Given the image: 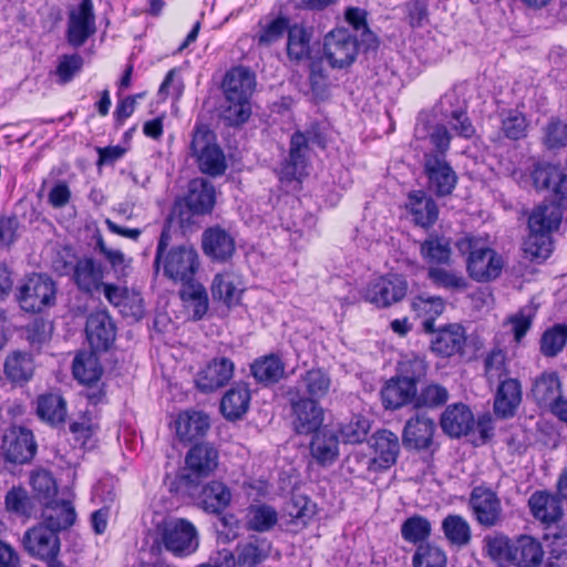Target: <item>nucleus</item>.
Returning <instances> with one entry per match:
<instances>
[{
  "instance_id": "nucleus-49",
  "label": "nucleus",
  "mask_w": 567,
  "mask_h": 567,
  "mask_svg": "<svg viewBox=\"0 0 567 567\" xmlns=\"http://www.w3.org/2000/svg\"><path fill=\"white\" fill-rule=\"evenodd\" d=\"M210 289L213 298L223 301L227 307L237 305L243 291L238 278L231 272L217 274Z\"/></svg>"
},
{
  "instance_id": "nucleus-51",
  "label": "nucleus",
  "mask_w": 567,
  "mask_h": 567,
  "mask_svg": "<svg viewBox=\"0 0 567 567\" xmlns=\"http://www.w3.org/2000/svg\"><path fill=\"white\" fill-rule=\"evenodd\" d=\"M285 513L290 517V523L305 527L317 513V505L306 495H293L285 505Z\"/></svg>"
},
{
  "instance_id": "nucleus-59",
  "label": "nucleus",
  "mask_w": 567,
  "mask_h": 567,
  "mask_svg": "<svg viewBox=\"0 0 567 567\" xmlns=\"http://www.w3.org/2000/svg\"><path fill=\"white\" fill-rule=\"evenodd\" d=\"M443 549L430 543L420 544L412 557L413 567H446Z\"/></svg>"
},
{
  "instance_id": "nucleus-11",
  "label": "nucleus",
  "mask_w": 567,
  "mask_h": 567,
  "mask_svg": "<svg viewBox=\"0 0 567 567\" xmlns=\"http://www.w3.org/2000/svg\"><path fill=\"white\" fill-rule=\"evenodd\" d=\"M272 550V543L260 536H250L245 542H239L235 550L223 549L225 567H257L265 563Z\"/></svg>"
},
{
  "instance_id": "nucleus-42",
  "label": "nucleus",
  "mask_w": 567,
  "mask_h": 567,
  "mask_svg": "<svg viewBox=\"0 0 567 567\" xmlns=\"http://www.w3.org/2000/svg\"><path fill=\"white\" fill-rule=\"evenodd\" d=\"M252 377L264 384H274L285 374V364L277 354H267L256 359L250 364Z\"/></svg>"
},
{
  "instance_id": "nucleus-41",
  "label": "nucleus",
  "mask_w": 567,
  "mask_h": 567,
  "mask_svg": "<svg viewBox=\"0 0 567 567\" xmlns=\"http://www.w3.org/2000/svg\"><path fill=\"white\" fill-rule=\"evenodd\" d=\"M277 523L278 513L268 504L250 505L246 511L244 525L248 532L267 533Z\"/></svg>"
},
{
  "instance_id": "nucleus-61",
  "label": "nucleus",
  "mask_w": 567,
  "mask_h": 567,
  "mask_svg": "<svg viewBox=\"0 0 567 567\" xmlns=\"http://www.w3.org/2000/svg\"><path fill=\"white\" fill-rule=\"evenodd\" d=\"M502 116V132L505 137L518 141L526 136L527 121L523 113L509 110L501 113Z\"/></svg>"
},
{
  "instance_id": "nucleus-35",
  "label": "nucleus",
  "mask_w": 567,
  "mask_h": 567,
  "mask_svg": "<svg viewBox=\"0 0 567 567\" xmlns=\"http://www.w3.org/2000/svg\"><path fill=\"white\" fill-rule=\"evenodd\" d=\"M250 404V391L247 384L236 383L221 398L220 412L228 421L241 419Z\"/></svg>"
},
{
  "instance_id": "nucleus-6",
  "label": "nucleus",
  "mask_w": 567,
  "mask_h": 567,
  "mask_svg": "<svg viewBox=\"0 0 567 567\" xmlns=\"http://www.w3.org/2000/svg\"><path fill=\"white\" fill-rule=\"evenodd\" d=\"M359 50L357 35L346 28H334L323 37L322 59L331 69L350 68L355 62Z\"/></svg>"
},
{
  "instance_id": "nucleus-33",
  "label": "nucleus",
  "mask_w": 567,
  "mask_h": 567,
  "mask_svg": "<svg viewBox=\"0 0 567 567\" xmlns=\"http://www.w3.org/2000/svg\"><path fill=\"white\" fill-rule=\"evenodd\" d=\"M313 30L303 23L290 24L287 32L286 52L289 61L300 63L311 59Z\"/></svg>"
},
{
  "instance_id": "nucleus-14",
  "label": "nucleus",
  "mask_w": 567,
  "mask_h": 567,
  "mask_svg": "<svg viewBox=\"0 0 567 567\" xmlns=\"http://www.w3.org/2000/svg\"><path fill=\"white\" fill-rule=\"evenodd\" d=\"M22 546L31 557L51 563L60 554L61 540L54 529L38 523L24 532Z\"/></svg>"
},
{
  "instance_id": "nucleus-30",
  "label": "nucleus",
  "mask_w": 567,
  "mask_h": 567,
  "mask_svg": "<svg viewBox=\"0 0 567 567\" xmlns=\"http://www.w3.org/2000/svg\"><path fill=\"white\" fill-rule=\"evenodd\" d=\"M522 402V386L517 379L502 380L494 398V413L501 419L514 416Z\"/></svg>"
},
{
  "instance_id": "nucleus-27",
  "label": "nucleus",
  "mask_w": 567,
  "mask_h": 567,
  "mask_svg": "<svg viewBox=\"0 0 567 567\" xmlns=\"http://www.w3.org/2000/svg\"><path fill=\"white\" fill-rule=\"evenodd\" d=\"M474 414L463 403L449 405L441 415L440 424L445 434L451 437L467 435L474 427Z\"/></svg>"
},
{
  "instance_id": "nucleus-44",
  "label": "nucleus",
  "mask_w": 567,
  "mask_h": 567,
  "mask_svg": "<svg viewBox=\"0 0 567 567\" xmlns=\"http://www.w3.org/2000/svg\"><path fill=\"white\" fill-rule=\"evenodd\" d=\"M181 299L195 321L200 320L209 308L206 288L197 280L183 286L179 290Z\"/></svg>"
},
{
  "instance_id": "nucleus-50",
  "label": "nucleus",
  "mask_w": 567,
  "mask_h": 567,
  "mask_svg": "<svg viewBox=\"0 0 567 567\" xmlns=\"http://www.w3.org/2000/svg\"><path fill=\"white\" fill-rule=\"evenodd\" d=\"M561 218L560 208L556 205L537 206L528 218L529 231L550 234L558 228Z\"/></svg>"
},
{
  "instance_id": "nucleus-38",
  "label": "nucleus",
  "mask_w": 567,
  "mask_h": 567,
  "mask_svg": "<svg viewBox=\"0 0 567 567\" xmlns=\"http://www.w3.org/2000/svg\"><path fill=\"white\" fill-rule=\"evenodd\" d=\"M544 550L535 538L523 535L515 539L509 564L517 567H536L540 565Z\"/></svg>"
},
{
  "instance_id": "nucleus-22",
  "label": "nucleus",
  "mask_w": 567,
  "mask_h": 567,
  "mask_svg": "<svg viewBox=\"0 0 567 567\" xmlns=\"http://www.w3.org/2000/svg\"><path fill=\"white\" fill-rule=\"evenodd\" d=\"M235 364L226 357L210 360L196 377V386L200 392L209 393L225 386L234 375Z\"/></svg>"
},
{
  "instance_id": "nucleus-52",
  "label": "nucleus",
  "mask_w": 567,
  "mask_h": 567,
  "mask_svg": "<svg viewBox=\"0 0 567 567\" xmlns=\"http://www.w3.org/2000/svg\"><path fill=\"white\" fill-rule=\"evenodd\" d=\"M38 415L52 425L64 423L66 416V403L58 394H44L38 399Z\"/></svg>"
},
{
  "instance_id": "nucleus-13",
  "label": "nucleus",
  "mask_w": 567,
  "mask_h": 567,
  "mask_svg": "<svg viewBox=\"0 0 567 567\" xmlns=\"http://www.w3.org/2000/svg\"><path fill=\"white\" fill-rule=\"evenodd\" d=\"M423 173L426 177L427 190L436 197L450 196L456 188L458 176L447 158L424 155Z\"/></svg>"
},
{
  "instance_id": "nucleus-1",
  "label": "nucleus",
  "mask_w": 567,
  "mask_h": 567,
  "mask_svg": "<svg viewBox=\"0 0 567 567\" xmlns=\"http://www.w3.org/2000/svg\"><path fill=\"white\" fill-rule=\"evenodd\" d=\"M225 105L221 120L228 126H239L251 115V96L256 87V76L248 68L230 69L223 81Z\"/></svg>"
},
{
  "instance_id": "nucleus-47",
  "label": "nucleus",
  "mask_w": 567,
  "mask_h": 567,
  "mask_svg": "<svg viewBox=\"0 0 567 567\" xmlns=\"http://www.w3.org/2000/svg\"><path fill=\"white\" fill-rule=\"evenodd\" d=\"M231 501L230 489L221 482L212 481L205 485L199 494L202 507L208 513L223 512Z\"/></svg>"
},
{
  "instance_id": "nucleus-32",
  "label": "nucleus",
  "mask_w": 567,
  "mask_h": 567,
  "mask_svg": "<svg viewBox=\"0 0 567 567\" xmlns=\"http://www.w3.org/2000/svg\"><path fill=\"white\" fill-rule=\"evenodd\" d=\"M528 506L533 516L545 527H550L563 517L560 499L545 491L533 493L528 499Z\"/></svg>"
},
{
  "instance_id": "nucleus-12",
  "label": "nucleus",
  "mask_w": 567,
  "mask_h": 567,
  "mask_svg": "<svg viewBox=\"0 0 567 567\" xmlns=\"http://www.w3.org/2000/svg\"><path fill=\"white\" fill-rule=\"evenodd\" d=\"M435 110L456 135L464 138L474 136L475 127L467 115V103L455 89L447 91L440 99Z\"/></svg>"
},
{
  "instance_id": "nucleus-63",
  "label": "nucleus",
  "mask_w": 567,
  "mask_h": 567,
  "mask_svg": "<svg viewBox=\"0 0 567 567\" xmlns=\"http://www.w3.org/2000/svg\"><path fill=\"white\" fill-rule=\"evenodd\" d=\"M370 430V422L362 415H353L351 420L343 424L340 433L346 443L357 444L365 440Z\"/></svg>"
},
{
  "instance_id": "nucleus-34",
  "label": "nucleus",
  "mask_w": 567,
  "mask_h": 567,
  "mask_svg": "<svg viewBox=\"0 0 567 567\" xmlns=\"http://www.w3.org/2000/svg\"><path fill=\"white\" fill-rule=\"evenodd\" d=\"M422 259L431 266H450L452 261L451 239L436 233L430 234L420 245Z\"/></svg>"
},
{
  "instance_id": "nucleus-54",
  "label": "nucleus",
  "mask_w": 567,
  "mask_h": 567,
  "mask_svg": "<svg viewBox=\"0 0 567 567\" xmlns=\"http://www.w3.org/2000/svg\"><path fill=\"white\" fill-rule=\"evenodd\" d=\"M484 550L496 561L509 563L515 540L503 533L494 532L483 538Z\"/></svg>"
},
{
  "instance_id": "nucleus-18",
  "label": "nucleus",
  "mask_w": 567,
  "mask_h": 567,
  "mask_svg": "<svg viewBox=\"0 0 567 567\" xmlns=\"http://www.w3.org/2000/svg\"><path fill=\"white\" fill-rule=\"evenodd\" d=\"M429 333L431 334L430 350L436 357L450 359L464 354L467 337L462 324L449 323L437 329L434 327Z\"/></svg>"
},
{
  "instance_id": "nucleus-43",
  "label": "nucleus",
  "mask_w": 567,
  "mask_h": 567,
  "mask_svg": "<svg viewBox=\"0 0 567 567\" xmlns=\"http://www.w3.org/2000/svg\"><path fill=\"white\" fill-rule=\"evenodd\" d=\"M560 380L555 372H544L537 377L532 386V394L540 405L553 408L557 401L561 399L560 395Z\"/></svg>"
},
{
  "instance_id": "nucleus-15",
  "label": "nucleus",
  "mask_w": 567,
  "mask_h": 567,
  "mask_svg": "<svg viewBox=\"0 0 567 567\" xmlns=\"http://www.w3.org/2000/svg\"><path fill=\"white\" fill-rule=\"evenodd\" d=\"M289 403L292 412V426L297 434L309 435L317 432L322 426L324 412L318 402L313 399H307L293 392L288 391Z\"/></svg>"
},
{
  "instance_id": "nucleus-2",
  "label": "nucleus",
  "mask_w": 567,
  "mask_h": 567,
  "mask_svg": "<svg viewBox=\"0 0 567 567\" xmlns=\"http://www.w3.org/2000/svg\"><path fill=\"white\" fill-rule=\"evenodd\" d=\"M169 235L163 230L157 243L154 268L163 267L164 276L174 282L186 286L195 281L199 269V256L194 246L182 244L167 249Z\"/></svg>"
},
{
  "instance_id": "nucleus-26",
  "label": "nucleus",
  "mask_w": 567,
  "mask_h": 567,
  "mask_svg": "<svg viewBox=\"0 0 567 567\" xmlns=\"http://www.w3.org/2000/svg\"><path fill=\"white\" fill-rule=\"evenodd\" d=\"M72 279L82 292H99L103 286L104 267L92 257H82L75 262Z\"/></svg>"
},
{
  "instance_id": "nucleus-48",
  "label": "nucleus",
  "mask_w": 567,
  "mask_h": 567,
  "mask_svg": "<svg viewBox=\"0 0 567 567\" xmlns=\"http://www.w3.org/2000/svg\"><path fill=\"white\" fill-rule=\"evenodd\" d=\"M72 372L80 383L91 385L100 381L103 369L94 351L81 352L73 360Z\"/></svg>"
},
{
  "instance_id": "nucleus-7",
  "label": "nucleus",
  "mask_w": 567,
  "mask_h": 567,
  "mask_svg": "<svg viewBox=\"0 0 567 567\" xmlns=\"http://www.w3.org/2000/svg\"><path fill=\"white\" fill-rule=\"evenodd\" d=\"M192 155L196 158L200 172L209 176H220L226 172L225 154L216 143V136L207 126H197L190 143Z\"/></svg>"
},
{
  "instance_id": "nucleus-20",
  "label": "nucleus",
  "mask_w": 567,
  "mask_h": 567,
  "mask_svg": "<svg viewBox=\"0 0 567 567\" xmlns=\"http://www.w3.org/2000/svg\"><path fill=\"white\" fill-rule=\"evenodd\" d=\"M219 453L210 443H198L189 449L185 457L188 474L185 478L189 482L204 478L215 472L218 466Z\"/></svg>"
},
{
  "instance_id": "nucleus-16",
  "label": "nucleus",
  "mask_w": 567,
  "mask_h": 567,
  "mask_svg": "<svg viewBox=\"0 0 567 567\" xmlns=\"http://www.w3.org/2000/svg\"><path fill=\"white\" fill-rule=\"evenodd\" d=\"M96 32L93 0H81L68 12L66 40L73 48L82 47Z\"/></svg>"
},
{
  "instance_id": "nucleus-24",
  "label": "nucleus",
  "mask_w": 567,
  "mask_h": 567,
  "mask_svg": "<svg viewBox=\"0 0 567 567\" xmlns=\"http://www.w3.org/2000/svg\"><path fill=\"white\" fill-rule=\"evenodd\" d=\"M371 445L374 449L375 457L370 461V470H388L396 462L400 453V442L395 433L389 430H380L373 434Z\"/></svg>"
},
{
  "instance_id": "nucleus-9",
  "label": "nucleus",
  "mask_w": 567,
  "mask_h": 567,
  "mask_svg": "<svg viewBox=\"0 0 567 567\" xmlns=\"http://www.w3.org/2000/svg\"><path fill=\"white\" fill-rule=\"evenodd\" d=\"M530 181L537 192H549L558 208H567V171L558 164L536 162L530 168Z\"/></svg>"
},
{
  "instance_id": "nucleus-46",
  "label": "nucleus",
  "mask_w": 567,
  "mask_h": 567,
  "mask_svg": "<svg viewBox=\"0 0 567 567\" xmlns=\"http://www.w3.org/2000/svg\"><path fill=\"white\" fill-rule=\"evenodd\" d=\"M411 308L417 317L424 318L422 323L424 332H431L435 327V319L445 309V302L441 297L421 295L412 299Z\"/></svg>"
},
{
  "instance_id": "nucleus-21",
  "label": "nucleus",
  "mask_w": 567,
  "mask_h": 567,
  "mask_svg": "<svg viewBox=\"0 0 567 567\" xmlns=\"http://www.w3.org/2000/svg\"><path fill=\"white\" fill-rule=\"evenodd\" d=\"M85 333L92 350L103 352L114 343L116 327L106 310H99L87 317Z\"/></svg>"
},
{
  "instance_id": "nucleus-29",
  "label": "nucleus",
  "mask_w": 567,
  "mask_h": 567,
  "mask_svg": "<svg viewBox=\"0 0 567 567\" xmlns=\"http://www.w3.org/2000/svg\"><path fill=\"white\" fill-rule=\"evenodd\" d=\"M416 386L395 375L385 382L380 395L385 410H398L415 401Z\"/></svg>"
},
{
  "instance_id": "nucleus-40",
  "label": "nucleus",
  "mask_w": 567,
  "mask_h": 567,
  "mask_svg": "<svg viewBox=\"0 0 567 567\" xmlns=\"http://www.w3.org/2000/svg\"><path fill=\"white\" fill-rule=\"evenodd\" d=\"M176 434L182 441H193L205 435L209 419L203 412H184L175 421Z\"/></svg>"
},
{
  "instance_id": "nucleus-58",
  "label": "nucleus",
  "mask_w": 567,
  "mask_h": 567,
  "mask_svg": "<svg viewBox=\"0 0 567 567\" xmlns=\"http://www.w3.org/2000/svg\"><path fill=\"white\" fill-rule=\"evenodd\" d=\"M542 143L547 150H560L567 146V123L551 117L543 127Z\"/></svg>"
},
{
  "instance_id": "nucleus-56",
  "label": "nucleus",
  "mask_w": 567,
  "mask_h": 567,
  "mask_svg": "<svg viewBox=\"0 0 567 567\" xmlns=\"http://www.w3.org/2000/svg\"><path fill=\"white\" fill-rule=\"evenodd\" d=\"M450 398L449 390L439 383H427L416 391L414 406L416 409H436L443 406Z\"/></svg>"
},
{
  "instance_id": "nucleus-62",
  "label": "nucleus",
  "mask_w": 567,
  "mask_h": 567,
  "mask_svg": "<svg viewBox=\"0 0 567 567\" xmlns=\"http://www.w3.org/2000/svg\"><path fill=\"white\" fill-rule=\"evenodd\" d=\"M525 251L534 259H547L553 251L550 234L529 231L525 240Z\"/></svg>"
},
{
  "instance_id": "nucleus-57",
  "label": "nucleus",
  "mask_w": 567,
  "mask_h": 567,
  "mask_svg": "<svg viewBox=\"0 0 567 567\" xmlns=\"http://www.w3.org/2000/svg\"><path fill=\"white\" fill-rule=\"evenodd\" d=\"M427 278L434 286L451 291L465 290L468 286L466 279L462 275L440 266L429 267Z\"/></svg>"
},
{
  "instance_id": "nucleus-45",
  "label": "nucleus",
  "mask_w": 567,
  "mask_h": 567,
  "mask_svg": "<svg viewBox=\"0 0 567 567\" xmlns=\"http://www.w3.org/2000/svg\"><path fill=\"white\" fill-rule=\"evenodd\" d=\"M6 377L13 383H25L34 373L32 354L24 351H13L4 361Z\"/></svg>"
},
{
  "instance_id": "nucleus-39",
  "label": "nucleus",
  "mask_w": 567,
  "mask_h": 567,
  "mask_svg": "<svg viewBox=\"0 0 567 567\" xmlns=\"http://www.w3.org/2000/svg\"><path fill=\"white\" fill-rule=\"evenodd\" d=\"M331 379L330 375L322 369H311L305 372L298 380V385L292 389L293 392L303 391L307 399H313L318 402L324 398L330 390ZM300 395V393H298Z\"/></svg>"
},
{
  "instance_id": "nucleus-5",
  "label": "nucleus",
  "mask_w": 567,
  "mask_h": 567,
  "mask_svg": "<svg viewBox=\"0 0 567 567\" xmlns=\"http://www.w3.org/2000/svg\"><path fill=\"white\" fill-rule=\"evenodd\" d=\"M159 544L178 558L193 555L199 547V534L186 518H172L158 527Z\"/></svg>"
},
{
  "instance_id": "nucleus-17",
  "label": "nucleus",
  "mask_w": 567,
  "mask_h": 567,
  "mask_svg": "<svg viewBox=\"0 0 567 567\" xmlns=\"http://www.w3.org/2000/svg\"><path fill=\"white\" fill-rule=\"evenodd\" d=\"M408 292V281L400 275L390 274L372 280L364 298L379 308H386L401 301Z\"/></svg>"
},
{
  "instance_id": "nucleus-53",
  "label": "nucleus",
  "mask_w": 567,
  "mask_h": 567,
  "mask_svg": "<svg viewBox=\"0 0 567 567\" xmlns=\"http://www.w3.org/2000/svg\"><path fill=\"white\" fill-rule=\"evenodd\" d=\"M442 529L447 540L453 545L465 546L471 542L472 529L470 523L461 515H447L442 522Z\"/></svg>"
},
{
  "instance_id": "nucleus-55",
  "label": "nucleus",
  "mask_w": 567,
  "mask_h": 567,
  "mask_svg": "<svg viewBox=\"0 0 567 567\" xmlns=\"http://www.w3.org/2000/svg\"><path fill=\"white\" fill-rule=\"evenodd\" d=\"M431 532L430 520L419 514L410 516L401 525L402 538L411 544H423L431 536Z\"/></svg>"
},
{
  "instance_id": "nucleus-3",
  "label": "nucleus",
  "mask_w": 567,
  "mask_h": 567,
  "mask_svg": "<svg viewBox=\"0 0 567 567\" xmlns=\"http://www.w3.org/2000/svg\"><path fill=\"white\" fill-rule=\"evenodd\" d=\"M456 247L462 255H467L466 270L473 280L489 282L501 276L504 267L502 256L482 239L466 236L457 240Z\"/></svg>"
},
{
  "instance_id": "nucleus-4",
  "label": "nucleus",
  "mask_w": 567,
  "mask_h": 567,
  "mask_svg": "<svg viewBox=\"0 0 567 567\" xmlns=\"http://www.w3.org/2000/svg\"><path fill=\"white\" fill-rule=\"evenodd\" d=\"M310 144L320 148H324L327 145L326 134L317 122L311 123L303 132L297 131L291 135L289 156L281 167L282 178L301 179L306 174L307 152Z\"/></svg>"
},
{
  "instance_id": "nucleus-8",
  "label": "nucleus",
  "mask_w": 567,
  "mask_h": 567,
  "mask_svg": "<svg viewBox=\"0 0 567 567\" xmlns=\"http://www.w3.org/2000/svg\"><path fill=\"white\" fill-rule=\"evenodd\" d=\"M468 508L475 522L484 528L501 526L505 519L501 497L496 491L485 484L472 488Z\"/></svg>"
},
{
  "instance_id": "nucleus-28",
  "label": "nucleus",
  "mask_w": 567,
  "mask_h": 567,
  "mask_svg": "<svg viewBox=\"0 0 567 567\" xmlns=\"http://www.w3.org/2000/svg\"><path fill=\"white\" fill-rule=\"evenodd\" d=\"M311 434L309 450L313 460L321 466H329L334 463L339 456V436L337 432L328 427H320Z\"/></svg>"
},
{
  "instance_id": "nucleus-10",
  "label": "nucleus",
  "mask_w": 567,
  "mask_h": 567,
  "mask_svg": "<svg viewBox=\"0 0 567 567\" xmlns=\"http://www.w3.org/2000/svg\"><path fill=\"white\" fill-rule=\"evenodd\" d=\"M18 301L28 312H40L55 301V285L45 275L33 274L19 288Z\"/></svg>"
},
{
  "instance_id": "nucleus-60",
  "label": "nucleus",
  "mask_w": 567,
  "mask_h": 567,
  "mask_svg": "<svg viewBox=\"0 0 567 567\" xmlns=\"http://www.w3.org/2000/svg\"><path fill=\"white\" fill-rule=\"evenodd\" d=\"M567 341V326L556 324L544 332L540 340V351L546 357L558 354Z\"/></svg>"
},
{
  "instance_id": "nucleus-19",
  "label": "nucleus",
  "mask_w": 567,
  "mask_h": 567,
  "mask_svg": "<svg viewBox=\"0 0 567 567\" xmlns=\"http://www.w3.org/2000/svg\"><path fill=\"white\" fill-rule=\"evenodd\" d=\"M1 449L7 462L24 464L35 455L37 443L32 431L22 426H12L4 432Z\"/></svg>"
},
{
  "instance_id": "nucleus-25",
  "label": "nucleus",
  "mask_w": 567,
  "mask_h": 567,
  "mask_svg": "<svg viewBox=\"0 0 567 567\" xmlns=\"http://www.w3.org/2000/svg\"><path fill=\"white\" fill-rule=\"evenodd\" d=\"M204 254L214 261L225 262L236 250L234 237L219 226L207 228L202 236Z\"/></svg>"
},
{
  "instance_id": "nucleus-64",
  "label": "nucleus",
  "mask_w": 567,
  "mask_h": 567,
  "mask_svg": "<svg viewBox=\"0 0 567 567\" xmlns=\"http://www.w3.org/2000/svg\"><path fill=\"white\" fill-rule=\"evenodd\" d=\"M289 19L279 16L265 25L257 35V43L260 47H269L279 41L289 30Z\"/></svg>"
},
{
  "instance_id": "nucleus-36",
  "label": "nucleus",
  "mask_w": 567,
  "mask_h": 567,
  "mask_svg": "<svg viewBox=\"0 0 567 567\" xmlns=\"http://www.w3.org/2000/svg\"><path fill=\"white\" fill-rule=\"evenodd\" d=\"M76 519V513L71 502L54 501L45 504L42 513V522L39 524L54 529L59 534L61 530L70 528Z\"/></svg>"
},
{
  "instance_id": "nucleus-31",
  "label": "nucleus",
  "mask_w": 567,
  "mask_h": 567,
  "mask_svg": "<svg viewBox=\"0 0 567 567\" xmlns=\"http://www.w3.org/2000/svg\"><path fill=\"white\" fill-rule=\"evenodd\" d=\"M406 208L414 224L422 228H430L437 221V204L424 190L411 192L408 196Z\"/></svg>"
},
{
  "instance_id": "nucleus-37",
  "label": "nucleus",
  "mask_w": 567,
  "mask_h": 567,
  "mask_svg": "<svg viewBox=\"0 0 567 567\" xmlns=\"http://www.w3.org/2000/svg\"><path fill=\"white\" fill-rule=\"evenodd\" d=\"M192 206L193 210L202 216L208 214L214 208L216 202V192L214 185L204 179L195 178L188 184V192L183 197Z\"/></svg>"
},
{
  "instance_id": "nucleus-23",
  "label": "nucleus",
  "mask_w": 567,
  "mask_h": 567,
  "mask_svg": "<svg viewBox=\"0 0 567 567\" xmlns=\"http://www.w3.org/2000/svg\"><path fill=\"white\" fill-rule=\"evenodd\" d=\"M435 422L423 414L410 417L402 432V444L406 450L424 451L433 444Z\"/></svg>"
}]
</instances>
